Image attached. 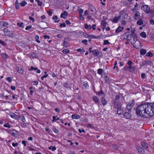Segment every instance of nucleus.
Masks as SVG:
<instances>
[{
	"label": "nucleus",
	"mask_w": 154,
	"mask_h": 154,
	"mask_svg": "<svg viewBox=\"0 0 154 154\" xmlns=\"http://www.w3.org/2000/svg\"><path fill=\"white\" fill-rule=\"evenodd\" d=\"M17 24L20 27H22L23 28L24 27V26L23 25V23H17Z\"/></svg>",
	"instance_id": "obj_53"
},
{
	"label": "nucleus",
	"mask_w": 154,
	"mask_h": 154,
	"mask_svg": "<svg viewBox=\"0 0 154 154\" xmlns=\"http://www.w3.org/2000/svg\"><path fill=\"white\" fill-rule=\"evenodd\" d=\"M95 10L94 8L93 7H91V8L89 9V11L90 12L93 13V12Z\"/></svg>",
	"instance_id": "obj_45"
},
{
	"label": "nucleus",
	"mask_w": 154,
	"mask_h": 154,
	"mask_svg": "<svg viewBox=\"0 0 154 154\" xmlns=\"http://www.w3.org/2000/svg\"><path fill=\"white\" fill-rule=\"evenodd\" d=\"M152 64V62L150 60H145L143 61L142 63V65L143 66L151 65Z\"/></svg>",
	"instance_id": "obj_11"
},
{
	"label": "nucleus",
	"mask_w": 154,
	"mask_h": 154,
	"mask_svg": "<svg viewBox=\"0 0 154 154\" xmlns=\"http://www.w3.org/2000/svg\"><path fill=\"white\" fill-rule=\"evenodd\" d=\"M117 113L119 115H121L123 113V110L121 108H119V109H117Z\"/></svg>",
	"instance_id": "obj_26"
},
{
	"label": "nucleus",
	"mask_w": 154,
	"mask_h": 154,
	"mask_svg": "<svg viewBox=\"0 0 154 154\" xmlns=\"http://www.w3.org/2000/svg\"><path fill=\"white\" fill-rule=\"evenodd\" d=\"M138 4L137 3H136L134 7L132 9H131L138 10Z\"/></svg>",
	"instance_id": "obj_48"
},
{
	"label": "nucleus",
	"mask_w": 154,
	"mask_h": 154,
	"mask_svg": "<svg viewBox=\"0 0 154 154\" xmlns=\"http://www.w3.org/2000/svg\"><path fill=\"white\" fill-rule=\"evenodd\" d=\"M84 49H82L81 48H79V49H78L77 51L78 52H85V51H84Z\"/></svg>",
	"instance_id": "obj_51"
},
{
	"label": "nucleus",
	"mask_w": 154,
	"mask_h": 154,
	"mask_svg": "<svg viewBox=\"0 0 154 154\" xmlns=\"http://www.w3.org/2000/svg\"><path fill=\"white\" fill-rule=\"evenodd\" d=\"M120 19V17L119 16L114 18L112 20V22L114 23H117L119 19Z\"/></svg>",
	"instance_id": "obj_20"
},
{
	"label": "nucleus",
	"mask_w": 154,
	"mask_h": 154,
	"mask_svg": "<svg viewBox=\"0 0 154 154\" xmlns=\"http://www.w3.org/2000/svg\"><path fill=\"white\" fill-rule=\"evenodd\" d=\"M103 71V70L102 69H99L97 70V73L99 75H101Z\"/></svg>",
	"instance_id": "obj_33"
},
{
	"label": "nucleus",
	"mask_w": 154,
	"mask_h": 154,
	"mask_svg": "<svg viewBox=\"0 0 154 154\" xmlns=\"http://www.w3.org/2000/svg\"><path fill=\"white\" fill-rule=\"evenodd\" d=\"M68 15V13L66 11H65L63 12L60 15V17L64 19L66 18V17Z\"/></svg>",
	"instance_id": "obj_15"
},
{
	"label": "nucleus",
	"mask_w": 154,
	"mask_h": 154,
	"mask_svg": "<svg viewBox=\"0 0 154 154\" xmlns=\"http://www.w3.org/2000/svg\"><path fill=\"white\" fill-rule=\"evenodd\" d=\"M88 13H89L90 14H93V13H91L90 12V11H88V10H86L84 12V14L85 15H88Z\"/></svg>",
	"instance_id": "obj_38"
},
{
	"label": "nucleus",
	"mask_w": 154,
	"mask_h": 154,
	"mask_svg": "<svg viewBox=\"0 0 154 154\" xmlns=\"http://www.w3.org/2000/svg\"><path fill=\"white\" fill-rule=\"evenodd\" d=\"M53 19L54 20L55 22H58L59 21V20L57 21H56V20L57 19V16H55L53 17Z\"/></svg>",
	"instance_id": "obj_44"
},
{
	"label": "nucleus",
	"mask_w": 154,
	"mask_h": 154,
	"mask_svg": "<svg viewBox=\"0 0 154 154\" xmlns=\"http://www.w3.org/2000/svg\"><path fill=\"white\" fill-rule=\"evenodd\" d=\"M131 117V115L128 112H125L124 114V117L126 119H130Z\"/></svg>",
	"instance_id": "obj_14"
},
{
	"label": "nucleus",
	"mask_w": 154,
	"mask_h": 154,
	"mask_svg": "<svg viewBox=\"0 0 154 154\" xmlns=\"http://www.w3.org/2000/svg\"><path fill=\"white\" fill-rule=\"evenodd\" d=\"M124 29V27L120 26H119V27L116 29V33H118L120 32H121Z\"/></svg>",
	"instance_id": "obj_19"
},
{
	"label": "nucleus",
	"mask_w": 154,
	"mask_h": 154,
	"mask_svg": "<svg viewBox=\"0 0 154 154\" xmlns=\"http://www.w3.org/2000/svg\"><path fill=\"white\" fill-rule=\"evenodd\" d=\"M137 115L146 118L154 115V104L148 103L139 105L137 107Z\"/></svg>",
	"instance_id": "obj_1"
},
{
	"label": "nucleus",
	"mask_w": 154,
	"mask_h": 154,
	"mask_svg": "<svg viewBox=\"0 0 154 154\" xmlns=\"http://www.w3.org/2000/svg\"><path fill=\"white\" fill-rule=\"evenodd\" d=\"M137 25H141L143 23V22L141 19H140L137 22Z\"/></svg>",
	"instance_id": "obj_31"
},
{
	"label": "nucleus",
	"mask_w": 154,
	"mask_h": 154,
	"mask_svg": "<svg viewBox=\"0 0 154 154\" xmlns=\"http://www.w3.org/2000/svg\"><path fill=\"white\" fill-rule=\"evenodd\" d=\"M27 4V2H26L23 1L20 4L21 6L23 7L24 6L26 5Z\"/></svg>",
	"instance_id": "obj_43"
},
{
	"label": "nucleus",
	"mask_w": 154,
	"mask_h": 154,
	"mask_svg": "<svg viewBox=\"0 0 154 154\" xmlns=\"http://www.w3.org/2000/svg\"><path fill=\"white\" fill-rule=\"evenodd\" d=\"M72 117L73 119H78L80 118V116L79 115L76 114L75 115H72Z\"/></svg>",
	"instance_id": "obj_23"
},
{
	"label": "nucleus",
	"mask_w": 154,
	"mask_h": 154,
	"mask_svg": "<svg viewBox=\"0 0 154 154\" xmlns=\"http://www.w3.org/2000/svg\"><path fill=\"white\" fill-rule=\"evenodd\" d=\"M140 36L143 38H146V33L144 32H143L140 33Z\"/></svg>",
	"instance_id": "obj_30"
},
{
	"label": "nucleus",
	"mask_w": 154,
	"mask_h": 154,
	"mask_svg": "<svg viewBox=\"0 0 154 154\" xmlns=\"http://www.w3.org/2000/svg\"><path fill=\"white\" fill-rule=\"evenodd\" d=\"M93 55L95 56H97L99 54V51L97 50H93L92 51Z\"/></svg>",
	"instance_id": "obj_18"
},
{
	"label": "nucleus",
	"mask_w": 154,
	"mask_h": 154,
	"mask_svg": "<svg viewBox=\"0 0 154 154\" xmlns=\"http://www.w3.org/2000/svg\"><path fill=\"white\" fill-rule=\"evenodd\" d=\"M107 22L104 21H103L101 22L102 25L104 27V28L106 27L107 24Z\"/></svg>",
	"instance_id": "obj_36"
},
{
	"label": "nucleus",
	"mask_w": 154,
	"mask_h": 154,
	"mask_svg": "<svg viewBox=\"0 0 154 154\" xmlns=\"http://www.w3.org/2000/svg\"><path fill=\"white\" fill-rule=\"evenodd\" d=\"M96 94H97L98 95H100L101 94H103V92L102 90H101L99 92H97L96 93Z\"/></svg>",
	"instance_id": "obj_42"
},
{
	"label": "nucleus",
	"mask_w": 154,
	"mask_h": 154,
	"mask_svg": "<svg viewBox=\"0 0 154 154\" xmlns=\"http://www.w3.org/2000/svg\"><path fill=\"white\" fill-rule=\"evenodd\" d=\"M93 100L96 103H98L99 101L97 97L96 96H94L93 97Z\"/></svg>",
	"instance_id": "obj_28"
},
{
	"label": "nucleus",
	"mask_w": 154,
	"mask_h": 154,
	"mask_svg": "<svg viewBox=\"0 0 154 154\" xmlns=\"http://www.w3.org/2000/svg\"><path fill=\"white\" fill-rule=\"evenodd\" d=\"M35 39L36 41L38 43H40V41L38 40V39H39V37L38 35H37L35 36Z\"/></svg>",
	"instance_id": "obj_41"
},
{
	"label": "nucleus",
	"mask_w": 154,
	"mask_h": 154,
	"mask_svg": "<svg viewBox=\"0 0 154 154\" xmlns=\"http://www.w3.org/2000/svg\"><path fill=\"white\" fill-rule=\"evenodd\" d=\"M131 11L134 14V18L135 20L138 19L140 17V12L138 11V10L131 9Z\"/></svg>",
	"instance_id": "obj_4"
},
{
	"label": "nucleus",
	"mask_w": 154,
	"mask_h": 154,
	"mask_svg": "<svg viewBox=\"0 0 154 154\" xmlns=\"http://www.w3.org/2000/svg\"><path fill=\"white\" fill-rule=\"evenodd\" d=\"M113 147L115 149L117 150L119 149V147L116 144H114L112 145Z\"/></svg>",
	"instance_id": "obj_50"
},
{
	"label": "nucleus",
	"mask_w": 154,
	"mask_h": 154,
	"mask_svg": "<svg viewBox=\"0 0 154 154\" xmlns=\"http://www.w3.org/2000/svg\"><path fill=\"white\" fill-rule=\"evenodd\" d=\"M137 40V39L136 35L132 34L130 39H129V41L131 42V44H134Z\"/></svg>",
	"instance_id": "obj_6"
},
{
	"label": "nucleus",
	"mask_w": 154,
	"mask_h": 154,
	"mask_svg": "<svg viewBox=\"0 0 154 154\" xmlns=\"http://www.w3.org/2000/svg\"><path fill=\"white\" fill-rule=\"evenodd\" d=\"M27 141H26L24 140H23L22 141V143L24 145V146H26V143Z\"/></svg>",
	"instance_id": "obj_61"
},
{
	"label": "nucleus",
	"mask_w": 154,
	"mask_h": 154,
	"mask_svg": "<svg viewBox=\"0 0 154 154\" xmlns=\"http://www.w3.org/2000/svg\"><path fill=\"white\" fill-rule=\"evenodd\" d=\"M132 62L131 60H129L128 62L127 63L128 65L129 66L132 65Z\"/></svg>",
	"instance_id": "obj_62"
},
{
	"label": "nucleus",
	"mask_w": 154,
	"mask_h": 154,
	"mask_svg": "<svg viewBox=\"0 0 154 154\" xmlns=\"http://www.w3.org/2000/svg\"><path fill=\"white\" fill-rule=\"evenodd\" d=\"M114 106L115 108L119 109L121 108L122 104L119 102L116 101L114 103Z\"/></svg>",
	"instance_id": "obj_13"
},
{
	"label": "nucleus",
	"mask_w": 154,
	"mask_h": 154,
	"mask_svg": "<svg viewBox=\"0 0 154 154\" xmlns=\"http://www.w3.org/2000/svg\"><path fill=\"white\" fill-rule=\"evenodd\" d=\"M146 56L148 57H152L153 56V54L149 51L147 53Z\"/></svg>",
	"instance_id": "obj_39"
},
{
	"label": "nucleus",
	"mask_w": 154,
	"mask_h": 154,
	"mask_svg": "<svg viewBox=\"0 0 154 154\" xmlns=\"http://www.w3.org/2000/svg\"><path fill=\"white\" fill-rule=\"evenodd\" d=\"M141 9L146 13H149L150 12V7L147 5H142L141 7Z\"/></svg>",
	"instance_id": "obj_5"
},
{
	"label": "nucleus",
	"mask_w": 154,
	"mask_h": 154,
	"mask_svg": "<svg viewBox=\"0 0 154 154\" xmlns=\"http://www.w3.org/2000/svg\"><path fill=\"white\" fill-rule=\"evenodd\" d=\"M62 52L63 53L67 54L69 53V51L67 49H65L63 50Z\"/></svg>",
	"instance_id": "obj_35"
},
{
	"label": "nucleus",
	"mask_w": 154,
	"mask_h": 154,
	"mask_svg": "<svg viewBox=\"0 0 154 154\" xmlns=\"http://www.w3.org/2000/svg\"><path fill=\"white\" fill-rule=\"evenodd\" d=\"M105 80V82L106 83H109V78L107 76H105L104 77Z\"/></svg>",
	"instance_id": "obj_34"
},
{
	"label": "nucleus",
	"mask_w": 154,
	"mask_h": 154,
	"mask_svg": "<svg viewBox=\"0 0 154 154\" xmlns=\"http://www.w3.org/2000/svg\"><path fill=\"white\" fill-rule=\"evenodd\" d=\"M123 69L124 70L129 71L128 66H125L123 68Z\"/></svg>",
	"instance_id": "obj_58"
},
{
	"label": "nucleus",
	"mask_w": 154,
	"mask_h": 154,
	"mask_svg": "<svg viewBox=\"0 0 154 154\" xmlns=\"http://www.w3.org/2000/svg\"><path fill=\"white\" fill-rule=\"evenodd\" d=\"M4 31L5 35L11 37L13 36V33L12 32L9 31H8L7 29L5 28L4 29Z\"/></svg>",
	"instance_id": "obj_8"
},
{
	"label": "nucleus",
	"mask_w": 154,
	"mask_h": 154,
	"mask_svg": "<svg viewBox=\"0 0 154 154\" xmlns=\"http://www.w3.org/2000/svg\"><path fill=\"white\" fill-rule=\"evenodd\" d=\"M48 76V74H45L41 77V79L43 80L44 78H46Z\"/></svg>",
	"instance_id": "obj_57"
},
{
	"label": "nucleus",
	"mask_w": 154,
	"mask_h": 154,
	"mask_svg": "<svg viewBox=\"0 0 154 154\" xmlns=\"http://www.w3.org/2000/svg\"><path fill=\"white\" fill-rule=\"evenodd\" d=\"M49 149H52V151H54L56 149V148L55 146H51L48 148Z\"/></svg>",
	"instance_id": "obj_37"
},
{
	"label": "nucleus",
	"mask_w": 154,
	"mask_h": 154,
	"mask_svg": "<svg viewBox=\"0 0 154 154\" xmlns=\"http://www.w3.org/2000/svg\"><path fill=\"white\" fill-rule=\"evenodd\" d=\"M136 149L140 154H143L144 152L143 149L140 146H137L136 148Z\"/></svg>",
	"instance_id": "obj_12"
},
{
	"label": "nucleus",
	"mask_w": 154,
	"mask_h": 154,
	"mask_svg": "<svg viewBox=\"0 0 154 154\" xmlns=\"http://www.w3.org/2000/svg\"><path fill=\"white\" fill-rule=\"evenodd\" d=\"M126 20H122L121 21V24L123 26H125L126 24Z\"/></svg>",
	"instance_id": "obj_47"
},
{
	"label": "nucleus",
	"mask_w": 154,
	"mask_h": 154,
	"mask_svg": "<svg viewBox=\"0 0 154 154\" xmlns=\"http://www.w3.org/2000/svg\"><path fill=\"white\" fill-rule=\"evenodd\" d=\"M132 34V33H131V32H127L124 34L123 35V37L124 39L129 41V39H130Z\"/></svg>",
	"instance_id": "obj_7"
},
{
	"label": "nucleus",
	"mask_w": 154,
	"mask_h": 154,
	"mask_svg": "<svg viewBox=\"0 0 154 154\" xmlns=\"http://www.w3.org/2000/svg\"><path fill=\"white\" fill-rule=\"evenodd\" d=\"M12 145L13 146L15 147L16 146H17V145H18V143H12Z\"/></svg>",
	"instance_id": "obj_63"
},
{
	"label": "nucleus",
	"mask_w": 154,
	"mask_h": 154,
	"mask_svg": "<svg viewBox=\"0 0 154 154\" xmlns=\"http://www.w3.org/2000/svg\"><path fill=\"white\" fill-rule=\"evenodd\" d=\"M100 99L101 100V103L103 105V106L105 105L107 103V102L106 100L105 99L104 97H101Z\"/></svg>",
	"instance_id": "obj_17"
},
{
	"label": "nucleus",
	"mask_w": 154,
	"mask_h": 154,
	"mask_svg": "<svg viewBox=\"0 0 154 154\" xmlns=\"http://www.w3.org/2000/svg\"><path fill=\"white\" fill-rule=\"evenodd\" d=\"M17 70L19 73L22 74L23 73V71L21 68L17 67Z\"/></svg>",
	"instance_id": "obj_24"
},
{
	"label": "nucleus",
	"mask_w": 154,
	"mask_h": 154,
	"mask_svg": "<svg viewBox=\"0 0 154 154\" xmlns=\"http://www.w3.org/2000/svg\"><path fill=\"white\" fill-rule=\"evenodd\" d=\"M1 26L2 27H6L8 25V23L7 22H1L0 23Z\"/></svg>",
	"instance_id": "obj_22"
},
{
	"label": "nucleus",
	"mask_w": 154,
	"mask_h": 154,
	"mask_svg": "<svg viewBox=\"0 0 154 154\" xmlns=\"http://www.w3.org/2000/svg\"><path fill=\"white\" fill-rule=\"evenodd\" d=\"M132 45H133V46L134 48L137 49H139L140 47L141 44L139 41L137 40L134 44Z\"/></svg>",
	"instance_id": "obj_10"
},
{
	"label": "nucleus",
	"mask_w": 154,
	"mask_h": 154,
	"mask_svg": "<svg viewBox=\"0 0 154 154\" xmlns=\"http://www.w3.org/2000/svg\"><path fill=\"white\" fill-rule=\"evenodd\" d=\"M126 9L125 8L119 13V16L120 17V18H122L123 20H127L129 17L128 14L126 13Z\"/></svg>",
	"instance_id": "obj_2"
},
{
	"label": "nucleus",
	"mask_w": 154,
	"mask_h": 154,
	"mask_svg": "<svg viewBox=\"0 0 154 154\" xmlns=\"http://www.w3.org/2000/svg\"><path fill=\"white\" fill-rule=\"evenodd\" d=\"M140 52L141 54L144 55L146 54V51L145 50L142 49L140 50Z\"/></svg>",
	"instance_id": "obj_27"
},
{
	"label": "nucleus",
	"mask_w": 154,
	"mask_h": 154,
	"mask_svg": "<svg viewBox=\"0 0 154 154\" xmlns=\"http://www.w3.org/2000/svg\"><path fill=\"white\" fill-rule=\"evenodd\" d=\"M128 68L129 71L132 72H133L134 71L135 69V66H133L132 65L129 66Z\"/></svg>",
	"instance_id": "obj_16"
},
{
	"label": "nucleus",
	"mask_w": 154,
	"mask_h": 154,
	"mask_svg": "<svg viewBox=\"0 0 154 154\" xmlns=\"http://www.w3.org/2000/svg\"><path fill=\"white\" fill-rule=\"evenodd\" d=\"M10 134L12 135L13 136L15 137L16 135V133L15 132H17L16 130L12 129H8L6 130Z\"/></svg>",
	"instance_id": "obj_9"
},
{
	"label": "nucleus",
	"mask_w": 154,
	"mask_h": 154,
	"mask_svg": "<svg viewBox=\"0 0 154 154\" xmlns=\"http://www.w3.org/2000/svg\"><path fill=\"white\" fill-rule=\"evenodd\" d=\"M84 27L86 29H91V25H88L87 23H86L84 25Z\"/></svg>",
	"instance_id": "obj_29"
},
{
	"label": "nucleus",
	"mask_w": 154,
	"mask_h": 154,
	"mask_svg": "<svg viewBox=\"0 0 154 154\" xmlns=\"http://www.w3.org/2000/svg\"><path fill=\"white\" fill-rule=\"evenodd\" d=\"M10 116L11 118H14L15 119H16L17 117V115L14 113H13Z\"/></svg>",
	"instance_id": "obj_46"
},
{
	"label": "nucleus",
	"mask_w": 154,
	"mask_h": 154,
	"mask_svg": "<svg viewBox=\"0 0 154 154\" xmlns=\"http://www.w3.org/2000/svg\"><path fill=\"white\" fill-rule=\"evenodd\" d=\"M24 0H16V3L18 4H20Z\"/></svg>",
	"instance_id": "obj_56"
},
{
	"label": "nucleus",
	"mask_w": 154,
	"mask_h": 154,
	"mask_svg": "<svg viewBox=\"0 0 154 154\" xmlns=\"http://www.w3.org/2000/svg\"><path fill=\"white\" fill-rule=\"evenodd\" d=\"M2 57L4 58H8V55L6 53H2Z\"/></svg>",
	"instance_id": "obj_32"
},
{
	"label": "nucleus",
	"mask_w": 154,
	"mask_h": 154,
	"mask_svg": "<svg viewBox=\"0 0 154 154\" xmlns=\"http://www.w3.org/2000/svg\"><path fill=\"white\" fill-rule=\"evenodd\" d=\"M109 44L108 40H105L104 41V45H108Z\"/></svg>",
	"instance_id": "obj_54"
},
{
	"label": "nucleus",
	"mask_w": 154,
	"mask_h": 154,
	"mask_svg": "<svg viewBox=\"0 0 154 154\" xmlns=\"http://www.w3.org/2000/svg\"><path fill=\"white\" fill-rule=\"evenodd\" d=\"M88 127L90 128H93L94 127V126L93 125L90 124H88Z\"/></svg>",
	"instance_id": "obj_60"
},
{
	"label": "nucleus",
	"mask_w": 154,
	"mask_h": 154,
	"mask_svg": "<svg viewBox=\"0 0 154 154\" xmlns=\"http://www.w3.org/2000/svg\"><path fill=\"white\" fill-rule=\"evenodd\" d=\"M89 38H98V37H97L94 36V35H90L89 36Z\"/></svg>",
	"instance_id": "obj_52"
},
{
	"label": "nucleus",
	"mask_w": 154,
	"mask_h": 154,
	"mask_svg": "<svg viewBox=\"0 0 154 154\" xmlns=\"http://www.w3.org/2000/svg\"><path fill=\"white\" fill-rule=\"evenodd\" d=\"M21 120L23 122H25L26 120L25 118L23 116L21 117Z\"/></svg>",
	"instance_id": "obj_59"
},
{
	"label": "nucleus",
	"mask_w": 154,
	"mask_h": 154,
	"mask_svg": "<svg viewBox=\"0 0 154 154\" xmlns=\"http://www.w3.org/2000/svg\"><path fill=\"white\" fill-rule=\"evenodd\" d=\"M53 131L55 133L57 134L59 132V131L56 128H54L53 129Z\"/></svg>",
	"instance_id": "obj_49"
},
{
	"label": "nucleus",
	"mask_w": 154,
	"mask_h": 154,
	"mask_svg": "<svg viewBox=\"0 0 154 154\" xmlns=\"http://www.w3.org/2000/svg\"><path fill=\"white\" fill-rule=\"evenodd\" d=\"M30 54L31 56L33 57H36V54L35 53H31Z\"/></svg>",
	"instance_id": "obj_64"
},
{
	"label": "nucleus",
	"mask_w": 154,
	"mask_h": 154,
	"mask_svg": "<svg viewBox=\"0 0 154 154\" xmlns=\"http://www.w3.org/2000/svg\"><path fill=\"white\" fill-rule=\"evenodd\" d=\"M141 145L145 149H147L148 147L147 143L145 142H142L141 143Z\"/></svg>",
	"instance_id": "obj_21"
},
{
	"label": "nucleus",
	"mask_w": 154,
	"mask_h": 154,
	"mask_svg": "<svg viewBox=\"0 0 154 154\" xmlns=\"http://www.w3.org/2000/svg\"><path fill=\"white\" fill-rule=\"evenodd\" d=\"M4 126L5 127H7L8 128H10L11 127V125L9 124V123H7L6 124L4 125Z\"/></svg>",
	"instance_id": "obj_40"
},
{
	"label": "nucleus",
	"mask_w": 154,
	"mask_h": 154,
	"mask_svg": "<svg viewBox=\"0 0 154 154\" xmlns=\"http://www.w3.org/2000/svg\"><path fill=\"white\" fill-rule=\"evenodd\" d=\"M67 40H68V39L67 38H65L63 41V45L66 48H67L69 46L68 43L66 42Z\"/></svg>",
	"instance_id": "obj_25"
},
{
	"label": "nucleus",
	"mask_w": 154,
	"mask_h": 154,
	"mask_svg": "<svg viewBox=\"0 0 154 154\" xmlns=\"http://www.w3.org/2000/svg\"><path fill=\"white\" fill-rule=\"evenodd\" d=\"M135 103L134 100H133L127 105L126 109L129 112H131V109L134 105Z\"/></svg>",
	"instance_id": "obj_3"
},
{
	"label": "nucleus",
	"mask_w": 154,
	"mask_h": 154,
	"mask_svg": "<svg viewBox=\"0 0 154 154\" xmlns=\"http://www.w3.org/2000/svg\"><path fill=\"white\" fill-rule=\"evenodd\" d=\"M87 42L88 41L86 39L82 41V42L84 43L85 45H87Z\"/></svg>",
	"instance_id": "obj_55"
}]
</instances>
